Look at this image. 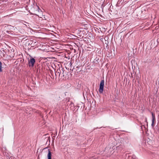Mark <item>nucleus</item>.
<instances>
[{"mask_svg": "<svg viewBox=\"0 0 159 159\" xmlns=\"http://www.w3.org/2000/svg\"><path fill=\"white\" fill-rule=\"evenodd\" d=\"M55 75L56 77H58L60 79L64 80V77L67 75V72L64 70L63 67H60L57 68L56 71H55Z\"/></svg>", "mask_w": 159, "mask_h": 159, "instance_id": "f257e3e1", "label": "nucleus"}, {"mask_svg": "<svg viewBox=\"0 0 159 159\" xmlns=\"http://www.w3.org/2000/svg\"><path fill=\"white\" fill-rule=\"evenodd\" d=\"M105 81L104 80H103L101 81L99 85V87L98 89V91L100 93H102L103 91Z\"/></svg>", "mask_w": 159, "mask_h": 159, "instance_id": "f03ea898", "label": "nucleus"}, {"mask_svg": "<svg viewBox=\"0 0 159 159\" xmlns=\"http://www.w3.org/2000/svg\"><path fill=\"white\" fill-rule=\"evenodd\" d=\"M35 59L32 57H30L28 60V66L29 67H33L35 62Z\"/></svg>", "mask_w": 159, "mask_h": 159, "instance_id": "7ed1b4c3", "label": "nucleus"}, {"mask_svg": "<svg viewBox=\"0 0 159 159\" xmlns=\"http://www.w3.org/2000/svg\"><path fill=\"white\" fill-rule=\"evenodd\" d=\"M67 103L68 107H70L71 110H72L73 111L75 110L74 105L72 102L69 101Z\"/></svg>", "mask_w": 159, "mask_h": 159, "instance_id": "20e7f679", "label": "nucleus"}, {"mask_svg": "<svg viewBox=\"0 0 159 159\" xmlns=\"http://www.w3.org/2000/svg\"><path fill=\"white\" fill-rule=\"evenodd\" d=\"M152 115V123L151 126L152 128L154 127V123L156 120V118L155 114L152 112L151 113Z\"/></svg>", "mask_w": 159, "mask_h": 159, "instance_id": "39448f33", "label": "nucleus"}, {"mask_svg": "<svg viewBox=\"0 0 159 159\" xmlns=\"http://www.w3.org/2000/svg\"><path fill=\"white\" fill-rule=\"evenodd\" d=\"M48 153L47 155L48 159H52V153L49 149H48Z\"/></svg>", "mask_w": 159, "mask_h": 159, "instance_id": "423d86ee", "label": "nucleus"}, {"mask_svg": "<svg viewBox=\"0 0 159 159\" xmlns=\"http://www.w3.org/2000/svg\"><path fill=\"white\" fill-rule=\"evenodd\" d=\"M33 41L32 40H30L28 42V43L29 45H30L31 46L33 47L34 46L35 43H36V42H34V43H33Z\"/></svg>", "mask_w": 159, "mask_h": 159, "instance_id": "0eeeda50", "label": "nucleus"}, {"mask_svg": "<svg viewBox=\"0 0 159 159\" xmlns=\"http://www.w3.org/2000/svg\"><path fill=\"white\" fill-rule=\"evenodd\" d=\"M2 64L1 61H0V73L2 71Z\"/></svg>", "mask_w": 159, "mask_h": 159, "instance_id": "6e6552de", "label": "nucleus"}, {"mask_svg": "<svg viewBox=\"0 0 159 159\" xmlns=\"http://www.w3.org/2000/svg\"><path fill=\"white\" fill-rule=\"evenodd\" d=\"M98 58H96L95 59H94V62L95 63H98Z\"/></svg>", "mask_w": 159, "mask_h": 159, "instance_id": "1a4fd4ad", "label": "nucleus"}, {"mask_svg": "<svg viewBox=\"0 0 159 159\" xmlns=\"http://www.w3.org/2000/svg\"><path fill=\"white\" fill-rule=\"evenodd\" d=\"M105 44H106V48L107 49H108L109 48V45L107 43H105Z\"/></svg>", "mask_w": 159, "mask_h": 159, "instance_id": "9d476101", "label": "nucleus"}, {"mask_svg": "<svg viewBox=\"0 0 159 159\" xmlns=\"http://www.w3.org/2000/svg\"><path fill=\"white\" fill-rule=\"evenodd\" d=\"M87 93V91L86 90L85 91V92L84 91L83 92V95L84 96V94H86Z\"/></svg>", "mask_w": 159, "mask_h": 159, "instance_id": "9b49d317", "label": "nucleus"}, {"mask_svg": "<svg viewBox=\"0 0 159 159\" xmlns=\"http://www.w3.org/2000/svg\"><path fill=\"white\" fill-rule=\"evenodd\" d=\"M145 122H146V123L147 124V127H148V122L147 121V119L146 118V119H145Z\"/></svg>", "mask_w": 159, "mask_h": 159, "instance_id": "f8f14e48", "label": "nucleus"}, {"mask_svg": "<svg viewBox=\"0 0 159 159\" xmlns=\"http://www.w3.org/2000/svg\"><path fill=\"white\" fill-rule=\"evenodd\" d=\"M143 128H145V129H146V127L145 126V125H143Z\"/></svg>", "mask_w": 159, "mask_h": 159, "instance_id": "ddd939ff", "label": "nucleus"}, {"mask_svg": "<svg viewBox=\"0 0 159 159\" xmlns=\"http://www.w3.org/2000/svg\"><path fill=\"white\" fill-rule=\"evenodd\" d=\"M141 129L143 130V125H141Z\"/></svg>", "mask_w": 159, "mask_h": 159, "instance_id": "4468645a", "label": "nucleus"}, {"mask_svg": "<svg viewBox=\"0 0 159 159\" xmlns=\"http://www.w3.org/2000/svg\"><path fill=\"white\" fill-rule=\"evenodd\" d=\"M7 32L8 34H10V32H10V31H7Z\"/></svg>", "mask_w": 159, "mask_h": 159, "instance_id": "2eb2a0df", "label": "nucleus"}, {"mask_svg": "<svg viewBox=\"0 0 159 159\" xmlns=\"http://www.w3.org/2000/svg\"><path fill=\"white\" fill-rule=\"evenodd\" d=\"M2 50H3V52H2V53H3V54H4V52H5L4 51V50L3 49Z\"/></svg>", "mask_w": 159, "mask_h": 159, "instance_id": "dca6fc26", "label": "nucleus"}, {"mask_svg": "<svg viewBox=\"0 0 159 159\" xmlns=\"http://www.w3.org/2000/svg\"><path fill=\"white\" fill-rule=\"evenodd\" d=\"M2 50H3V52H2V53H3V54H4V52H5L4 51V50L3 49Z\"/></svg>", "mask_w": 159, "mask_h": 159, "instance_id": "f3484780", "label": "nucleus"}, {"mask_svg": "<svg viewBox=\"0 0 159 159\" xmlns=\"http://www.w3.org/2000/svg\"><path fill=\"white\" fill-rule=\"evenodd\" d=\"M44 149H48V148H44Z\"/></svg>", "mask_w": 159, "mask_h": 159, "instance_id": "a211bd4d", "label": "nucleus"}, {"mask_svg": "<svg viewBox=\"0 0 159 159\" xmlns=\"http://www.w3.org/2000/svg\"><path fill=\"white\" fill-rule=\"evenodd\" d=\"M8 26H9V27H11V25H8Z\"/></svg>", "mask_w": 159, "mask_h": 159, "instance_id": "6ab92c4d", "label": "nucleus"}, {"mask_svg": "<svg viewBox=\"0 0 159 159\" xmlns=\"http://www.w3.org/2000/svg\"><path fill=\"white\" fill-rule=\"evenodd\" d=\"M107 148H107V147H106V149H107Z\"/></svg>", "mask_w": 159, "mask_h": 159, "instance_id": "aec40b11", "label": "nucleus"}, {"mask_svg": "<svg viewBox=\"0 0 159 159\" xmlns=\"http://www.w3.org/2000/svg\"><path fill=\"white\" fill-rule=\"evenodd\" d=\"M3 129H3V128H2V130H3Z\"/></svg>", "mask_w": 159, "mask_h": 159, "instance_id": "412c9836", "label": "nucleus"}, {"mask_svg": "<svg viewBox=\"0 0 159 159\" xmlns=\"http://www.w3.org/2000/svg\"><path fill=\"white\" fill-rule=\"evenodd\" d=\"M38 8L39 9V7H38Z\"/></svg>", "mask_w": 159, "mask_h": 159, "instance_id": "4be33fe9", "label": "nucleus"}]
</instances>
